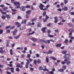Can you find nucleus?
<instances>
[{
	"instance_id": "24",
	"label": "nucleus",
	"mask_w": 74,
	"mask_h": 74,
	"mask_svg": "<svg viewBox=\"0 0 74 74\" xmlns=\"http://www.w3.org/2000/svg\"><path fill=\"white\" fill-rule=\"evenodd\" d=\"M41 61L39 59H38L37 60V63H41Z\"/></svg>"
},
{
	"instance_id": "18",
	"label": "nucleus",
	"mask_w": 74,
	"mask_h": 74,
	"mask_svg": "<svg viewBox=\"0 0 74 74\" xmlns=\"http://www.w3.org/2000/svg\"><path fill=\"white\" fill-rule=\"evenodd\" d=\"M10 53L11 55H12L13 53H12V49H10Z\"/></svg>"
},
{
	"instance_id": "50",
	"label": "nucleus",
	"mask_w": 74,
	"mask_h": 74,
	"mask_svg": "<svg viewBox=\"0 0 74 74\" xmlns=\"http://www.w3.org/2000/svg\"><path fill=\"white\" fill-rule=\"evenodd\" d=\"M10 26H8L6 27L5 29H9V28H10Z\"/></svg>"
},
{
	"instance_id": "4",
	"label": "nucleus",
	"mask_w": 74,
	"mask_h": 74,
	"mask_svg": "<svg viewBox=\"0 0 74 74\" xmlns=\"http://www.w3.org/2000/svg\"><path fill=\"white\" fill-rule=\"evenodd\" d=\"M25 9L26 8L24 6H21L20 8L21 10V11H25Z\"/></svg>"
},
{
	"instance_id": "6",
	"label": "nucleus",
	"mask_w": 74,
	"mask_h": 74,
	"mask_svg": "<svg viewBox=\"0 0 74 74\" xmlns=\"http://www.w3.org/2000/svg\"><path fill=\"white\" fill-rule=\"evenodd\" d=\"M40 41L41 42H44V43H45V44H47V42H46L45 40H43V39H40Z\"/></svg>"
},
{
	"instance_id": "43",
	"label": "nucleus",
	"mask_w": 74,
	"mask_h": 74,
	"mask_svg": "<svg viewBox=\"0 0 74 74\" xmlns=\"http://www.w3.org/2000/svg\"><path fill=\"white\" fill-rule=\"evenodd\" d=\"M34 62L35 64H37V61L36 60H34Z\"/></svg>"
},
{
	"instance_id": "35",
	"label": "nucleus",
	"mask_w": 74,
	"mask_h": 74,
	"mask_svg": "<svg viewBox=\"0 0 74 74\" xmlns=\"http://www.w3.org/2000/svg\"><path fill=\"white\" fill-rule=\"evenodd\" d=\"M3 29H0V34H1L3 33Z\"/></svg>"
},
{
	"instance_id": "8",
	"label": "nucleus",
	"mask_w": 74,
	"mask_h": 74,
	"mask_svg": "<svg viewBox=\"0 0 74 74\" xmlns=\"http://www.w3.org/2000/svg\"><path fill=\"white\" fill-rule=\"evenodd\" d=\"M16 67H20V68H22V67H23V65H20V64H17L16 65Z\"/></svg>"
},
{
	"instance_id": "33",
	"label": "nucleus",
	"mask_w": 74,
	"mask_h": 74,
	"mask_svg": "<svg viewBox=\"0 0 74 74\" xmlns=\"http://www.w3.org/2000/svg\"><path fill=\"white\" fill-rule=\"evenodd\" d=\"M42 15L43 16H45V15H46V12L44 11L43 12Z\"/></svg>"
},
{
	"instance_id": "31",
	"label": "nucleus",
	"mask_w": 74,
	"mask_h": 74,
	"mask_svg": "<svg viewBox=\"0 0 74 74\" xmlns=\"http://www.w3.org/2000/svg\"><path fill=\"white\" fill-rule=\"evenodd\" d=\"M38 27H41V24L40 23H39L38 24Z\"/></svg>"
},
{
	"instance_id": "61",
	"label": "nucleus",
	"mask_w": 74,
	"mask_h": 74,
	"mask_svg": "<svg viewBox=\"0 0 74 74\" xmlns=\"http://www.w3.org/2000/svg\"><path fill=\"white\" fill-rule=\"evenodd\" d=\"M49 16H46V19H48L49 18Z\"/></svg>"
},
{
	"instance_id": "40",
	"label": "nucleus",
	"mask_w": 74,
	"mask_h": 74,
	"mask_svg": "<svg viewBox=\"0 0 74 74\" xmlns=\"http://www.w3.org/2000/svg\"><path fill=\"white\" fill-rule=\"evenodd\" d=\"M2 9L4 11H6V10H7V9H8V8H3Z\"/></svg>"
},
{
	"instance_id": "45",
	"label": "nucleus",
	"mask_w": 74,
	"mask_h": 74,
	"mask_svg": "<svg viewBox=\"0 0 74 74\" xmlns=\"http://www.w3.org/2000/svg\"><path fill=\"white\" fill-rule=\"evenodd\" d=\"M10 32V30L8 29L7 30H6V33H9Z\"/></svg>"
},
{
	"instance_id": "56",
	"label": "nucleus",
	"mask_w": 74,
	"mask_h": 74,
	"mask_svg": "<svg viewBox=\"0 0 74 74\" xmlns=\"http://www.w3.org/2000/svg\"><path fill=\"white\" fill-rule=\"evenodd\" d=\"M69 38H71V39H74V37H73V36H69Z\"/></svg>"
},
{
	"instance_id": "60",
	"label": "nucleus",
	"mask_w": 74,
	"mask_h": 74,
	"mask_svg": "<svg viewBox=\"0 0 74 74\" xmlns=\"http://www.w3.org/2000/svg\"><path fill=\"white\" fill-rule=\"evenodd\" d=\"M69 26H71V27H72L73 26V25H71V23H69Z\"/></svg>"
},
{
	"instance_id": "13",
	"label": "nucleus",
	"mask_w": 74,
	"mask_h": 74,
	"mask_svg": "<svg viewBox=\"0 0 74 74\" xmlns=\"http://www.w3.org/2000/svg\"><path fill=\"white\" fill-rule=\"evenodd\" d=\"M20 35H18L17 36H14V38H15V39H18V38H19V37H20Z\"/></svg>"
},
{
	"instance_id": "23",
	"label": "nucleus",
	"mask_w": 74,
	"mask_h": 74,
	"mask_svg": "<svg viewBox=\"0 0 74 74\" xmlns=\"http://www.w3.org/2000/svg\"><path fill=\"white\" fill-rule=\"evenodd\" d=\"M1 18L3 19H5L6 17L5 16V15H2V16L1 17Z\"/></svg>"
},
{
	"instance_id": "22",
	"label": "nucleus",
	"mask_w": 74,
	"mask_h": 74,
	"mask_svg": "<svg viewBox=\"0 0 74 74\" xmlns=\"http://www.w3.org/2000/svg\"><path fill=\"white\" fill-rule=\"evenodd\" d=\"M46 61L47 62V63H49V60L48 57H46Z\"/></svg>"
},
{
	"instance_id": "32",
	"label": "nucleus",
	"mask_w": 74,
	"mask_h": 74,
	"mask_svg": "<svg viewBox=\"0 0 74 74\" xmlns=\"http://www.w3.org/2000/svg\"><path fill=\"white\" fill-rule=\"evenodd\" d=\"M25 7L27 8H30V6L29 5H27Z\"/></svg>"
},
{
	"instance_id": "3",
	"label": "nucleus",
	"mask_w": 74,
	"mask_h": 74,
	"mask_svg": "<svg viewBox=\"0 0 74 74\" xmlns=\"http://www.w3.org/2000/svg\"><path fill=\"white\" fill-rule=\"evenodd\" d=\"M64 61H65V62H66V64L67 65H69V64L71 63V62L70 61H68L67 59H65L64 60Z\"/></svg>"
},
{
	"instance_id": "54",
	"label": "nucleus",
	"mask_w": 74,
	"mask_h": 74,
	"mask_svg": "<svg viewBox=\"0 0 74 74\" xmlns=\"http://www.w3.org/2000/svg\"><path fill=\"white\" fill-rule=\"evenodd\" d=\"M57 10H58V11H62V9H61V8H59V9H57Z\"/></svg>"
},
{
	"instance_id": "14",
	"label": "nucleus",
	"mask_w": 74,
	"mask_h": 74,
	"mask_svg": "<svg viewBox=\"0 0 74 74\" xmlns=\"http://www.w3.org/2000/svg\"><path fill=\"white\" fill-rule=\"evenodd\" d=\"M62 10L63 11H67V7H64V8H62Z\"/></svg>"
},
{
	"instance_id": "51",
	"label": "nucleus",
	"mask_w": 74,
	"mask_h": 74,
	"mask_svg": "<svg viewBox=\"0 0 74 74\" xmlns=\"http://www.w3.org/2000/svg\"><path fill=\"white\" fill-rule=\"evenodd\" d=\"M21 17L20 16H18V19H21Z\"/></svg>"
},
{
	"instance_id": "59",
	"label": "nucleus",
	"mask_w": 74,
	"mask_h": 74,
	"mask_svg": "<svg viewBox=\"0 0 74 74\" xmlns=\"http://www.w3.org/2000/svg\"><path fill=\"white\" fill-rule=\"evenodd\" d=\"M70 14L72 15H74V12H72Z\"/></svg>"
},
{
	"instance_id": "12",
	"label": "nucleus",
	"mask_w": 74,
	"mask_h": 74,
	"mask_svg": "<svg viewBox=\"0 0 74 74\" xmlns=\"http://www.w3.org/2000/svg\"><path fill=\"white\" fill-rule=\"evenodd\" d=\"M58 71H60V72H63L64 71V69H61L58 70Z\"/></svg>"
},
{
	"instance_id": "55",
	"label": "nucleus",
	"mask_w": 74,
	"mask_h": 74,
	"mask_svg": "<svg viewBox=\"0 0 74 74\" xmlns=\"http://www.w3.org/2000/svg\"><path fill=\"white\" fill-rule=\"evenodd\" d=\"M58 25H63V23H62L61 22H60V23H58Z\"/></svg>"
},
{
	"instance_id": "25",
	"label": "nucleus",
	"mask_w": 74,
	"mask_h": 74,
	"mask_svg": "<svg viewBox=\"0 0 74 74\" xmlns=\"http://www.w3.org/2000/svg\"><path fill=\"white\" fill-rule=\"evenodd\" d=\"M48 36L49 37H51L52 38L53 37V35L49 34L48 35Z\"/></svg>"
},
{
	"instance_id": "64",
	"label": "nucleus",
	"mask_w": 74,
	"mask_h": 74,
	"mask_svg": "<svg viewBox=\"0 0 74 74\" xmlns=\"http://www.w3.org/2000/svg\"><path fill=\"white\" fill-rule=\"evenodd\" d=\"M6 73L7 74H11V72L8 71H7Z\"/></svg>"
},
{
	"instance_id": "21",
	"label": "nucleus",
	"mask_w": 74,
	"mask_h": 74,
	"mask_svg": "<svg viewBox=\"0 0 74 74\" xmlns=\"http://www.w3.org/2000/svg\"><path fill=\"white\" fill-rule=\"evenodd\" d=\"M27 21V20H25L23 21H22L21 23L22 24H23V23H25V24H26V23Z\"/></svg>"
},
{
	"instance_id": "41",
	"label": "nucleus",
	"mask_w": 74,
	"mask_h": 74,
	"mask_svg": "<svg viewBox=\"0 0 74 74\" xmlns=\"http://www.w3.org/2000/svg\"><path fill=\"white\" fill-rule=\"evenodd\" d=\"M0 53H4V51L3 50H0Z\"/></svg>"
},
{
	"instance_id": "42",
	"label": "nucleus",
	"mask_w": 74,
	"mask_h": 74,
	"mask_svg": "<svg viewBox=\"0 0 74 74\" xmlns=\"http://www.w3.org/2000/svg\"><path fill=\"white\" fill-rule=\"evenodd\" d=\"M67 52V51H63L62 52V53L63 54H65Z\"/></svg>"
},
{
	"instance_id": "52",
	"label": "nucleus",
	"mask_w": 74,
	"mask_h": 74,
	"mask_svg": "<svg viewBox=\"0 0 74 74\" xmlns=\"http://www.w3.org/2000/svg\"><path fill=\"white\" fill-rule=\"evenodd\" d=\"M16 71H20L19 69L18 68H16Z\"/></svg>"
},
{
	"instance_id": "39",
	"label": "nucleus",
	"mask_w": 74,
	"mask_h": 74,
	"mask_svg": "<svg viewBox=\"0 0 74 74\" xmlns=\"http://www.w3.org/2000/svg\"><path fill=\"white\" fill-rule=\"evenodd\" d=\"M55 32H57V33H59V30H58V29L55 30Z\"/></svg>"
},
{
	"instance_id": "38",
	"label": "nucleus",
	"mask_w": 74,
	"mask_h": 74,
	"mask_svg": "<svg viewBox=\"0 0 74 74\" xmlns=\"http://www.w3.org/2000/svg\"><path fill=\"white\" fill-rule=\"evenodd\" d=\"M36 20H37V18H35L32 20V22H34V21H35Z\"/></svg>"
},
{
	"instance_id": "44",
	"label": "nucleus",
	"mask_w": 74,
	"mask_h": 74,
	"mask_svg": "<svg viewBox=\"0 0 74 74\" xmlns=\"http://www.w3.org/2000/svg\"><path fill=\"white\" fill-rule=\"evenodd\" d=\"M49 73H50V74H54L53 73V72L52 71L49 72Z\"/></svg>"
},
{
	"instance_id": "36",
	"label": "nucleus",
	"mask_w": 74,
	"mask_h": 74,
	"mask_svg": "<svg viewBox=\"0 0 74 74\" xmlns=\"http://www.w3.org/2000/svg\"><path fill=\"white\" fill-rule=\"evenodd\" d=\"M21 8V6H20L19 5H17L16 7V9H17L18 8Z\"/></svg>"
},
{
	"instance_id": "2",
	"label": "nucleus",
	"mask_w": 74,
	"mask_h": 74,
	"mask_svg": "<svg viewBox=\"0 0 74 74\" xmlns=\"http://www.w3.org/2000/svg\"><path fill=\"white\" fill-rule=\"evenodd\" d=\"M39 7L40 8V9L41 10H43V8L44 7V5H42V4L40 3V5L39 6Z\"/></svg>"
},
{
	"instance_id": "26",
	"label": "nucleus",
	"mask_w": 74,
	"mask_h": 74,
	"mask_svg": "<svg viewBox=\"0 0 74 74\" xmlns=\"http://www.w3.org/2000/svg\"><path fill=\"white\" fill-rule=\"evenodd\" d=\"M10 42V41L9 40H6V44H9Z\"/></svg>"
},
{
	"instance_id": "10",
	"label": "nucleus",
	"mask_w": 74,
	"mask_h": 74,
	"mask_svg": "<svg viewBox=\"0 0 74 74\" xmlns=\"http://www.w3.org/2000/svg\"><path fill=\"white\" fill-rule=\"evenodd\" d=\"M14 4L15 5H20V3L19 2H15L14 3Z\"/></svg>"
},
{
	"instance_id": "53",
	"label": "nucleus",
	"mask_w": 74,
	"mask_h": 74,
	"mask_svg": "<svg viewBox=\"0 0 74 74\" xmlns=\"http://www.w3.org/2000/svg\"><path fill=\"white\" fill-rule=\"evenodd\" d=\"M47 32L48 33H51V30H48L47 31Z\"/></svg>"
},
{
	"instance_id": "7",
	"label": "nucleus",
	"mask_w": 74,
	"mask_h": 74,
	"mask_svg": "<svg viewBox=\"0 0 74 74\" xmlns=\"http://www.w3.org/2000/svg\"><path fill=\"white\" fill-rule=\"evenodd\" d=\"M54 19H55L54 21L55 23H56L58 21V20L57 17H54Z\"/></svg>"
},
{
	"instance_id": "47",
	"label": "nucleus",
	"mask_w": 74,
	"mask_h": 74,
	"mask_svg": "<svg viewBox=\"0 0 74 74\" xmlns=\"http://www.w3.org/2000/svg\"><path fill=\"white\" fill-rule=\"evenodd\" d=\"M61 63L62 64H65V63H66V62L64 61H62Z\"/></svg>"
},
{
	"instance_id": "16",
	"label": "nucleus",
	"mask_w": 74,
	"mask_h": 74,
	"mask_svg": "<svg viewBox=\"0 0 74 74\" xmlns=\"http://www.w3.org/2000/svg\"><path fill=\"white\" fill-rule=\"evenodd\" d=\"M0 11L1 12L2 14H5V15L6 14V12H3V10H2L0 9Z\"/></svg>"
},
{
	"instance_id": "48",
	"label": "nucleus",
	"mask_w": 74,
	"mask_h": 74,
	"mask_svg": "<svg viewBox=\"0 0 74 74\" xmlns=\"http://www.w3.org/2000/svg\"><path fill=\"white\" fill-rule=\"evenodd\" d=\"M12 11H13V12H15V11H16V10L15 9H12Z\"/></svg>"
},
{
	"instance_id": "58",
	"label": "nucleus",
	"mask_w": 74,
	"mask_h": 74,
	"mask_svg": "<svg viewBox=\"0 0 74 74\" xmlns=\"http://www.w3.org/2000/svg\"><path fill=\"white\" fill-rule=\"evenodd\" d=\"M22 53H25L26 52L25 50H23L22 51Z\"/></svg>"
},
{
	"instance_id": "49",
	"label": "nucleus",
	"mask_w": 74,
	"mask_h": 74,
	"mask_svg": "<svg viewBox=\"0 0 74 74\" xmlns=\"http://www.w3.org/2000/svg\"><path fill=\"white\" fill-rule=\"evenodd\" d=\"M5 6L4 5H0V7H2V8H3V7H4Z\"/></svg>"
},
{
	"instance_id": "5",
	"label": "nucleus",
	"mask_w": 74,
	"mask_h": 74,
	"mask_svg": "<svg viewBox=\"0 0 74 74\" xmlns=\"http://www.w3.org/2000/svg\"><path fill=\"white\" fill-rule=\"evenodd\" d=\"M47 29V27H45L42 28V31L43 33L45 32V30Z\"/></svg>"
},
{
	"instance_id": "19",
	"label": "nucleus",
	"mask_w": 74,
	"mask_h": 74,
	"mask_svg": "<svg viewBox=\"0 0 74 74\" xmlns=\"http://www.w3.org/2000/svg\"><path fill=\"white\" fill-rule=\"evenodd\" d=\"M52 53V51L51 50H49L47 52V54H51Z\"/></svg>"
},
{
	"instance_id": "9",
	"label": "nucleus",
	"mask_w": 74,
	"mask_h": 74,
	"mask_svg": "<svg viewBox=\"0 0 74 74\" xmlns=\"http://www.w3.org/2000/svg\"><path fill=\"white\" fill-rule=\"evenodd\" d=\"M16 32H17V30L16 29L14 30L13 32V34L14 35H15L16 34Z\"/></svg>"
},
{
	"instance_id": "46",
	"label": "nucleus",
	"mask_w": 74,
	"mask_h": 74,
	"mask_svg": "<svg viewBox=\"0 0 74 74\" xmlns=\"http://www.w3.org/2000/svg\"><path fill=\"white\" fill-rule=\"evenodd\" d=\"M27 56L28 58H30V56H31V54H28Z\"/></svg>"
},
{
	"instance_id": "28",
	"label": "nucleus",
	"mask_w": 74,
	"mask_h": 74,
	"mask_svg": "<svg viewBox=\"0 0 74 74\" xmlns=\"http://www.w3.org/2000/svg\"><path fill=\"white\" fill-rule=\"evenodd\" d=\"M27 60V62L26 63V64L27 65H28V64H29V61L28 60Z\"/></svg>"
},
{
	"instance_id": "34",
	"label": "nucleus",
	"mask_w": 74,
	"mask_h": 74,
	"mask_svg": "<svg viewBox=\"0 0 74 74\" xmlns=\"http://www.w3.org/2000/svg\"><path fill=\"white\" fill-rule=\"evenodd\" d=\"M64 2L65 4H67L68 3V1L67 0H64Z\"/></svg>"
},
{
	"instance_id": "63",
	"label": "nucleus",
	"mask_w": 74,
	"mask_h": 74,
	"mask_svg": "<svg viewBox=\"0 0 74 74\" xmlns=\"http://www.w3.org/2000/svg\"><path fill=\"white\" fill-rule=\"evenodd\" d=\"M62 67L63 68V69H66V66H62Z\"/></svg>"
},
{
	"instance_id": "37",
	"label": "nucleus",
	"mask_w": 74,
	"mask_h": 74,
	"mask_svg": "<svg viewBox=\"0 0 74 74\" xmlns=\"http://www.w3.org/2000/svg\"><path fill=\"white\" fill-rule=\"evenodd\" d=\"M32 25V24L31 23V22H29L28 23V24L27 25V26H29H29H30Z\"/></svg>"
},
{
	"instance_id": "57",
	"label": "nucleus",
	"mask_w": 74,
	"mask_h": 74,
	"mask_svg": "<svg viewBox=\"0 0 74 74\" xmlns=\"http://www.w3.org/2000/svg\"><path fill=\"white\" fill-rule=\"evenodd\" d=\"M9 65L11 67H12L13 66V65L12 64H9Z\"/></svg>"
},
{
	"instance_id": "11",
	"label": "nucleus",
	"mask_w": 74,
	"mask_h": 74,
	"mask_svg": "<svg viewBox=\"0 0 74 74\" xmlns=\"http://www.w3.org/2000/svg\"><path fill=\"white\" fill-rule=\"evenodd\" d=\"M31 40L33 41L34 42H36L37 41V39L34 38H33L31 39Z\"/></svg>"
},
{
	"instance_id": "62",
	"label": "nucleus",
	"mask_w": 74,
	"mask_h": 74,
	"mask_svg": "<svg viewBox=\"0 0 74 74\" xmlns=\"http://www.w3.org/2000/svg\"><path fill=\"white\" fill-rule=\"evenodd\" d=\"M36 56L37 58H39V54H37L36 55Z\"/></svg>"
},
{
	"instance_id": "29",
	"label": "nucleus",
	"mask_w": 74,
	"mask_h": 74,
	"mask_svg": "<svg viewBox=\"0 0 74 74\" xmlns=\"http://www.w3.org/2000/svg\"><path fill=\"white\" fill-rule=\"evenodd\" d=\"M6 18H8V19H9L10 18H11V17H10V16L8 15H6Z\"/></svg>"
},
{
	"instance_id": "15",
	"label": "nucleus",
	"mask_w": 74,
	"mask_h": 74,
	"mask_svg": "<svg viewBox=\"0 0 74 74\" xmlns=\"http://www.w3.org/2000/svg\"><path fill=\"white\" fill-rule=\"evenodd\" d=\"M62 45V44L60 43L59 44H57L56 45V47H60Z\"/></svg>"
},
{
	"instance_id": "30",
	"label": "nucleus",
	"mask_w": 74,
	"mask_h": 74,
	"mask_svg": "<svg viewBox=\"0 0 74 74\" xmlns=\"http://www.w3.org/2000/svg\"><path fill=\"white\" fill-rule=\"evenodd\" d=\"M69 42V40H68V39H65L64 42H65V43H67V42Z\"/></svg>"
},
{
	"instance_id": "17",
	"label": "nucleus",
	"mask_w": 74,
	"mask_h": 74,
	"mask_svg": "<svg viewBox=\"0 0 74 74\" xmlns=\"http://www.w3.org/2000/svg\"><path fill=\"white\" fill-rule=\"evenodd\" d=\"M50 59H53V60H56V58L53 57H50Z\"/></svg>"
},
{
	"instance_id": "27",
	"label": "nucleus",
	"mask_w": 74,
	"mask_h": 74,
	"mask_svg": "<svg viewBox=\"0 0 74 74\" xmlns=\"http://www.w3.org/2000/svg\"><path fill=\"white\" fill-rule=\"evenodd\" d=\"M39 70H42L43 69V68L42 66H40L39 67Z\"/></svg>"
},
{
	"instance_id": "20",
	"label": "nucleus",
	"mask_w": 74,
	"mask_h": 74,
	"mask_svg": "<svg viewBox=\"0 0 74 74\" xmlns=\"http://www.w3.org/2000/svg\"><path fill=\"white\" fill-rule=\"evenodd\" d=\"M26 13L27 14H31V13L30 12V10H28L26 12Z\"/></svg>"
},
{
	"instance_id": "1",
	"label": "nucleus",
	"mask_w": 74,
	"mask_h": 74,
	"mask_svg": "<svg viewBox=\"0 0 74 74\" xmlns=\"http://www.w3.org/2000/svg\"><path fill=\"white\" fill-rule=\"evenodd\" d=\"M70 54H67L65 55L64 56V58L65 59H69V58H70Z\"/></svg>"
}]
</instances>
